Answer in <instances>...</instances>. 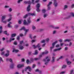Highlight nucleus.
I'll use <instances>...</instances> for the list:
<instances>
[{
	"mask_svg": "<svg viewBox=\"0 0 74 74\" xmlns=\"http://www.w3.org/2000/svg\"><path fill=\"white\" fill-rule=\"evenodd\" d=\"M36 16V13H29L28 14H27L25 15L23 17V18H26L27 16Z\"/></svg>",
	"mask_w": 74,
	"mask_h": 74,
	"instance_id": "1",
	"label": "nucleus"
},
{
	"mask_svg": "<svg viewBox=\"0 0 74 74\" xmlns=\"http://www.w3.org/2000/svg\"><path fill=\"white\" fill-rule=\"evenodd\" d=\"M43 61H44V62H46L45 63V65H47L49 62L50 61V59L48 57H46L45 59H43Z\"/></svg>",
	"mask_w": 74,
	"mask_h": 74,
	"instance_id": "2",
	"label": "nucleus"
},
{
	"mask_svg": "<svg viewBox=\"0 0 74 74\" xmlns=\"http://www.w3.org/2000/svg\"><path fill=\"white\" fill-rule=\"evenodd\" d=\"M23 42V41H22L20 42V44L18 45V46L19 47L20 49L21 50H22L24 48V47L22 45V43Z\"/></svg>",
	"mask_w": 74,
	"mask_h": 74,
	"instance_id": "3",
	"label": "nucleus"
},
{
	"mask_svg": "<svg viewBox=\"0 0 74 74\" xmlns=\"http://www.w3.org/2000/svg\"><path fill=\"white\" fill-rule=\"evenodd\" d=\"M5 17H6L5 16H3L1 18V22L2 23H5V24H6V23H7V21H4V20L5 19Z\"/></svg>",
	"mask_w": 74,
	"mask_h": 74,
	"instance_id": "4",
	"label": "nucleus"
},
{
	"mask_svg": "<svg viewBox=\"0 0 74 74\" xmlns=\"http://www.w3.org/2000/svg\"><path fill=\"white\" fill-rule=\"evenodd\" d=\"M23 30L24 31V32H25L24 34V35L25 36L26 34V33H27V32L29 31V29H25V27H22L20 29H19V30Z\"/></svg>",
	"mask_w": 74,
	"mask_h": 74,
	"instance_id": "5",
	"label": "nucleus"
},
{
	"mask_svg": "<svg viewBox=\"0 0 74 74\" xmlns=\"http://www.w3.org/2000/svg\"><path fill=\"white\" fill-rule=\"evenodd\" d=\"M57 42H58V41H56L52 44V47H50V49L51 52H52V49L54 48L55 47V44H56Z\"/></svg>",
	"mask_w": 74,
	"mask_h": 74,
	"instance_id": "6",
	"label": "nucleus"
},
{
	"mask_svg": "<svg viewBox=\"0 0 74 74\" xmlns=\"http://www.w3.org/2000/svg\"><path fill=\"white\" fill-rule=\"evenodd\" d=\"M27 69L28 70H29V71L30 72H31V71H32V68H31V67L30 66H28L27 67L25 68V71H27Z\"/></svg>",
	"mask_w": 74,
	"mask_h": 74,
	"instance_id": "7",
	"label": "nucleus"
},
{
	"mask_svg": "<svg viewBox=\"0 0 74 74\" xmlns=\"http://www.w3.org/2000/svg\"><path fill=\"white\" fill-rule=\"evenodd\" d=\"M53 5H54L55 7H58V3L56 0H54V1Z\"/></svg>",
	"mask_w": 74,
	"mask_h": 74,
	"instance_id": "8",
	"label": "nucleus"
},
{
	"mask_svg": "<svg viewBox=\"0 0 74 74\" xmlns=\"http://www.w3.org/2000/svg\"><path fill=\"white\" fill-rule=\"evenodd\" d=\"M66 62L67 64H68V65H70V64H71V62L69 61V60L68 59H66Z\"/></svg>",
	"mask_w": 74,
	"mask_h": 74,
	"instance_id": "9",
	"label": "nucleus"
},
{
	"mask_svg": "<svg viewBox=\"0 0 74 74\" xmlns=\"http://www.w3.org/2000/svg\"><path fill=\"white\" fill-rule=\"evenodd\" d=\"M6 61L7 62L8 61H9L11 63H12V60L11 58H7L6 59Z\"/></svg>",
	"mask_w": 74,
	"mask_h": 74,
	"instance_id": "10",
	"label": "nucleus"
},
{
	"mask_svg": "<svg viewBox=\"0 0 74 74\" xmlns=\"http://www.w3.org/2000/svg\"><path fill=\"white\" fill-rule=\"evenodd\" d=\"M24 67V65L23 64H18L17 66V67L18 68H21V67Z\"/></svg>",
	"mask_w": 74,
	"mask_h": 74,
	"instance_id": "11",
	"label": "nucleus"
},
{
	"mask_svg": "<svg viewBox=\"0 0 74 74\" xmlns=\"http://www.w3.org/2000/svg\"><path fill=\"white\" fill-rule=\"evenodd\" d=\"M11 24H12V23L11 22L9 23L8 24V27H9V28H11L12 27V25H10Z\"/></svg>",
	"mask_w": 74,
	"mask_h": 74,
	"instance_id": "12",
	"label": "nucleus"
},
{
	"mask_svg": "<svg viewBox=\"0 0 74 74\" xmlns=\"http://www.w3.org/2000/svg\"><path fill=\"white\" fill-rule=\"evenodd\" d=\"M29 11H30V5H29L27 8V11L29 12Z\"/></svg>",
	"mask_w": 74,
	"mask_h": 74,
	"instance_id": "13",
	"label": "nucleus"
},
{
	"mask_svg": "<svg viewBox=\"0 0 74 74\" xmlns=\"http://www.w3.org/2000/svg\"><path fill=\"white\" fill-rule=\"evenodd\" d=\"M14 66H15V64L12 63L10 64V67L11 69H13L14 67Z\"/></svg>",
	"mask_w": 74,
	"mask_h": 74,
	"instance_id": "14",
	"label": "nucleus"
},
{
	"mask_svg": "<svg viewBox=\"0 0 74 74\" xmlns=\"http://www.w3.org/2000/svg\"><path fill=\"white\" fill-rule=\"evenodd\" d=\"M61 49H62V48H60L58 49H55L53 50V52H56V51H60Z\"/></svg>",
	"mask_w": 74,
	"mask_h": 74,
	"instance_id": "15",
	"label": "nucleus"
},
{
	"mask_svg": "<svg viewBox=\"0 0 74 74\" xmlns=\"http://www.w3.org/2000/svg\"><path fill=\"white\" fill-rule=\"evenodd\" d=\"M71 17V16L70 15H69L68 16H67L66 17H65L64 18V19H69V18H70V17Z\"/></svg>",
	"mask_w": 74,
	"mask_h": 74,
	"instance_id": "16",
	"label": "nucleus"
},
{
	"mask_svg": "<svg viewBox=\"0 0 74 74\" xmlns=\"http://www.w3.org/2000/svg\"><path fill=\"white\" fill-rule=\"evenodd\" d=\"M14 40H15V38L11 37V38H10L9 42H11L12 41H14Z\"/></svg>",
	"mask_w": 74,
	"mask_h": 74,
	"instance_id": "17",
	"label": "nucleus"
},
{
	"mask_svg": "<svg viewBox=\"0 0 74 74\" xmlns=\"http://www.w3.org/2000/svg\"><path fill=\"white\" fill-rule=\"evenodd\" d=\"M55 57H53L52 58V60L51 61V63H54L55 62Z\"/></svg>",
	"mask_w": 74,
	"mask_h": 74,
	"instance_id": "18",
	"label": "nucleus"
},
{
	"mask_svg": "<svg viewBox=\"0 0 74 74\" xmlns=\"http://www.w3.org/2000/svg\"><path fill=\"white\" fill-rule=\"evenodd\" d=\"M25 4H31V2H30V1H25L24 2Z\"/></svg>",
	"mask_w": 74,
	"mask_h": 74,
	"instance_id": "19",
	"label": "nucleus"
},
{
	"mask_svg": "<svg viewBox=\"0 0 74 74\" xmlns=\"http://www.w3.org/2000/svg\"><path fill=\"white\" fill-rule=\"evenodd\" d=\"M24 25H29V23L26 22V20H24L23 22Z\"/></svg>",
	"mask_w": 74,
	"mask_h": 74,
	"instance_id": "20",
	"label": "nucleus"
},
{
	"mask_svg": "<svg viewBox=\"0 0 74 74\" xmlns=\"http://www.w3.org/2000/svg\"><path fill=\"white\" fill-rule=\"evenodd\" d=\"M49 52L47 51H46L45 52H43L42 53V55H44L45 54H48L49 53Z\"/></svg>",
	"mask_w": 74,
	"mask_h": 74,
	"instance_id": "21",
	"label": "nucleus"
},
{
	"mask_svg": "<svg viewBox=\"0 0 74 74\" xmlns=\"http://www.w3.org/2000/svg\"><path fill=\"white\" fill-rule=\"evenodd\" d=\"M30 19H31V18H30V17H29V18L27 20V22L28 23V25L29 24H30V23H31V21L30 20Z\"/></svg>",
	"mask_w": 74,
	"mask_h": 74,
	"instance_id": "22",
	"label": "nucleus"
},
{
	"mask_svg": "<svg viewBox=\"0 0 74 74\" xmlns=\"http://www.w3.org/2000/svg\"><path fill=\"white\" fill-rule=\"evenodd\" d=\"M68 8V6L67 5H65L63 9L64 10H66Z\"/></svg>",
	"mask_w": 74,
	"mask_h": 74,
	"instance_id": "23",
	"label": "nucleus"
},
{
	"mask_svg": "<svg viewBox=\"0 0 74 74\" xmlns=\"http://www.w3.org/2000/svg\"><path fill=\"white\" fill-rule=\"evenodd\" d=\"M38 51L37 50H36L35 51V53L34 54V55H38Z\"/></svg>",
	"mask_w": 74,
	"mask_h": 74,
	"instance_id": "24",
	"label": "nucleus"
},
{
	"mask_svg": "<svg viewBox=\"0 0 74 74\" xmlns=\"http://www.w3.org/2000/svg\"><path fill=\"white\" fill-rule=\"evenodd\" d=\"M13 52H16V53H17V52H19V50H15L14 49H13V50L12 51Z\"/></svg>",
	"mask_w": 74,
	"mask_h": 74,
	"instance_id": "25",
	"label": "nucleus"
},
{
	"mask_svg": "<svg viewBox=\"0 0 74 74\" xmlns=\"http://www.w3.org/2000/svg\"><path fill=\"white\" fill-rule=\"evenodd\" d=\"M40 7V4L38 3L36 5V7L37 8H39Z\"/></svg>",
	"mask_w": 74,
	"mask_h": 74,
	"instance_id": "26",
	"label": "nucleus"
},
{
	"mask_svg": "<svg viewBox=\"0 0 74 74\" xmlns=\"http://www.w3.org/2000/svg\"><path fill=\"white\" fill-rule=\"evenodd\" d=\"M16 36V34H12L11 35V37H14L15 36Z\"/></svg>",
	"mask_w": 74,
	"mask_h": 74,
	"instance_id": "27",
	"label": "nucleus"
},
{
	"mask_svg": "<svg viewBox=\"0 0 74 74\" xmlns=\"http://www.w3.org/2000/svg\"><path fill=\"white\" fill-rule=\"evenodd\" d=\"M4 34H5L6 35H7V36H9L10 34H7V31H5L4 32Z\"/></svg>",
	"mask_w": 74,
	"mask_h": 74,
	"instance_id": "28",
	"label": "nucleus"
},
{
	"mask_svg": "<svg viewBox=\"0 0 74 74\" xmlns=\"http://www.w3.org/2000/svg\"><path fill=\"white\" fill-rule=\"evenodd\" d=\"M32 28L33 30H35L36 29V27L34 25H32Z\"/></svg>",
	"mask_w": 74,
	"mask_h": 74,
	"instance_id": "29",
	"label": "nucleus"
},
{
	"mask_svg": "<svg viewBox=\"0 0 74 74\" xmlns=\"http://www.w3.org/2000/svg\"><path fill=\"white\" fill-rule=\"evenodd\" d=\"M67 67V65H63L62 66V69H65Z\"/></svg>",
	"mask_w": 74,
	"mask_h": 74,
	"instance_id": "30",
	"label": "nucleus"
},
{
	"mask_svg": "<svg viewBox=\"0 0 74 74\" xmlns=\"http://www.w3.org/2000/svg\"><path fill=\"white\" fill-rule=\"evenodd\" d=\"M71 41V40H70V39H65L64 40V42H70V41Z\"/></svg>",
	"mask_w": 74,
	"mask_h": 74,
	"instance_id": "31",
	"label": "nucleus"
},
{
	"mask_svg": "<svg viewBox=\"0 0 74 74\" xmlns=\"http://www.w3.org/2000/svg\"><path fill=\"white\" fill-rule=\"evenodd\" d=\"M70 14L71 15V16H72V17H74V12H71L70 13Z\"/></svg>",
	"mask_w": 74,
	"mask_h": 74,
	"instance_id": "32",
	"label": "nucleus"
},
{
	"mask_svg": "<svg viewBox=\"0 0 74 74\" xmlns=\"http://www.w3.org/2000/svg\"><path fill=\"white\" fill-rule=\"evenodd\" d=\"M52 4V2L50 1L49 2L48 4L47 5V6H50L51 4Z\"/></svg>",
	"mask_w": 74,
	"mask_h": 74,
	"instance_id": "33",
	"label": "nucleus"
},
{
	"mask_svg": "<svg viewBox=\"0 0 74 74\" xmlns=\"http://www.w3.org/2000/svg\"><path fill=\"white\" fill-rule=\"evenodd\" d=\"M37 47L38 48H40V47H41V45H40V44L38 43L37 44V45H36Z\"/></svg>",
	"mask_w": 74,
	"mask_h": 74,
	"instance_id": "34",
	"label": "nucleus"
},
{
	"mask_svg": "<svg viewBox=\"0 0 74 74\" xmlns=\"http://www.w3.org/2000/svg\"><path fill=\"white\" fill-rule=\"evenodd\" d=\"M48 15L47 14H45L43 15V17L44 18H46L47 16H48Z\"/></svg>",
	"mask_w": 74,
	"mask_h": 74,
	"instance_id": "35",
	"label": "nucleus"
},
{
	"mask_svg": "<svg viewBox=\"0 0 74 74\" xmlns=\"http://www.w3.org/2000/svg\"><path fill=\"white\" fill-rule=\"evenodd\" d=\"M49 27H51V28H53V29H54L55 26L52 25H51L49 26Z\"/></svg>",
	"mask_w": 74,
	"mask_h": 74,
	"instance_id": "36",
	"label": "nucleus"
},
{
	"mask_svg": "<svg viewBox=\"0 0 74 74\" xmlns=\"http://www.w3.org/2000/svg\"><path fill=\"white\" fill-rule=\"evenodd\" d=\"M13 44H14V45H16L17 44H18V43H17V42L16 41H15L14 42Z\"/></svg>",
	"mask_w": 74,
	"mask_h": 74,
	"instance_id": "37",
	"label": "nucleus"
},
{
	"mask_svg": "<svg viewBox=\"0 0 74 74\" xmlns=\"http://www.w3.org/2000/svg\"><path fill=\"white\" fill-rule=\"evenodd\" d=\"M45 12H46V10L44 9H43L42 10V13H45Z\"/></svg>",
	"mask_w": 74,
	"mask_h": 74,
	"instance_id": "38",
	"label": "nucleus"
},
{
	"mask_svg": "<svg viewBox=\"0 0 74 74\" xmlns=\"http://www.w3.org/2000/svg\"><path fill=\"white\" fill-rule=\"evenodd\" d=\"M29 37L30 38L31 40H32V39H33V38H32V35L31 34H30L29 35Z\"/></svg>",
	"mask_w": 74,
	"mask_h": 74,
	"instance_id": "39",
	"label": "nucleus"
},
{
	"mask_svg": "<svg viewBox=\"0 0 74 74\" xmlns=\"http://www.w3.org/2000/svg\"><path fill=\"white\" fill-rule=\"evenodd\" d=\"M33 47H34V49H36L37 47V46H35L34 45L32 46Z\"/></svg>",
	"mask_w": 74,
	"mask_h": 74,
	"instance_id": "40",
	"label": "nucleus"
},
{
	"mask_svg": "<svg viewBox=\"0 0 74 74\" xmlns=\"http://www.w3.org/2000/svg\"><path fill=\"white\" fill-rule=\"evenodd\" d=\"M9 55H10V53H6L5 55V56H6V57H7V56H9Z\"/></svg>",
	"mask_w": 74,
	"mask_h": 74,
	"instance_id": "41",
	"label": "nucleus"
},
{
	"mask_svg": "<svg viewBox=\"0 0 74 74\" xmlns=\"http://www.w3.org/2000/svg\"><path fill=\"white\" fill-rule=\"evenodd\" d=\"M48 8H47V10H51V7L50 6H47Z\"/></svg>",
	"mask_w": 74,
	"mask_h": 74,
	"instance_id": "42",
	"label": "nucleus"
},
{
	"mask_svg": "<svg viewBox=\"0 0 74 74\" xmlns=\"http://www.w3.org/2000/svg\"><path fill=\"white\" fill-rule=\"evenodd\" d=\"M23 0H18L17 2L18 3H19L21 2V1H22Z\"/></svg>",
	"mask_w": 74,
	"mask_h": 74,
	"instance_id": "43",
	"label": "nucleus"
},
{
	"mask_svg": "<svg viewBox=\"0 0 74 74\" xmlns=\"http://www.w3.org/2000/svg\"><path fill=\"white\" fill-rule=\"evenodd\" d=\"M71 8H74V4H72L71 5Z\"/></svg>",
	"mask_w": 74,
	"mask_h": 74,
	"instance_id": "44",
	"label": "nucleus"
},
{
	"mask_svg": "<svg viewBox=\"0 0 74 74\" xmlns=\"http://www.w3.org/2000/svg\"><path fill=\"white\" fill-rule=\"evenodd\" d=\"M16 39L17 40H19L20 39V37H19V36H17Z\"/></svg>",
	"mask_w": 74,
	"mask_h": 74,
	"instance_id": "45",
	"label": "nucleus"
},
{
	"mask_svg": "<svg viewBox=\"0 0 74 74\" xmlns=\"http://www.w3.org/2000/svg\"><path fill=\"white\" fill-rule=\"evenodd\" d=\"M35 41H36V40H32L31 42L32 43H33V42H35Z\"/></svg>",
	"mask_w": 74,
	"mask_h": 74,
	"instance_id": "46",
	"label": "nucleus"
},
{
	"mask_svg": "<svg viewBox=\"0 0 74 74\" xmlns=\"http://www.w3.org/2000/svg\"><path fill=\"white\" fill-rule=\"evenodd\" d=\"M18 25H16L14 26V27L16 29H17L18 28Z\"/></svg>",
	"mask_w": 74,
	"mask_h": 74,
	"instance_id": "47",
	"label": "nucleus"
},
{
	"mask_svg": "<svg viewBox=\"0 0 74 74\" xmlns=\"http://www.w3.org/2000/svg\"><path fill=\"white\" fill-rule=\"evenodd\" d=\"M36 67V64H33L32 66V68L34 69V67Z\"/></svg>",
	"mask_w": 74,
	"mask_h": 74,
	"instance_id": "48",
	"label": "nucleus"
},
{
	"mask_svg": "<svg viewBox=\"0 0 74 74\" xmlns=\"http://www.w3.org/2000/svg\"><path fill=\"white\" fill-rule=\"evenodd\" d=\"M0 61H1V62H3V59L2 58L0 57V63H1V62Z\"/></svg>",
	"mask_w": 74,
	"mask_h": 74,
	"instance_id": "49",
	"label": "nucleus"
},
{
	"mask_svg": "<svg viewBox=\"0 0 74 74\" xmlns=\"http://www.w3.org/2000/svg\"><path fill=\"white\" fill-rule=\"evenodd\" d=\"M65 71H62L60 73V74H64L65 73Z\"/></svg>",
	"mask_w": 74,
	"mask_h": 74,
	"instance_id": "50",
	"label": "nucleus"
},
{
	"mask_svg": "<svg viewBox=\"0 0 74 74\" xmlns=\"http://www.w3.org/2000/svg\"><path fill=\"white\" fill-rule=\"evenodd\" d=\"M45 42V40H43L41 41L40 42H41V43H44V42Z\"/></svg>",
	"mask_w": 74,
	"mask_h": 74,
	"instance_id": "51",
	"label": "nucleus"
},
{
	"mask_svg": "<svg viewBox=\"0 0 74 74\" xmlns=\"http://www.w3.org/2000/svg\"><path fill=\"white\" fill-rule=\"evenodd\" d=\"M12 8H10L9 9V12H11V11H12Z\"/></svg>",
	"mask_w": 74,
	"mask_h": 74,
	"instance_id": "52",
	"label": "nucleus"
},
{
	"mask_svg": "<svg viewBox=\"0 0 74 74\" xmlns=\"http://www.w3.org/2000/svg\"><path fill=\"white\" fill-rule=\"evenodd\" d=\"M36 11L37 12H40V9H39V8H37Z\"/></svg>",
	"mask_w": 74,
	"mask_h": 74,
	"instance_id": "53",
	"label": "nucleus"
},
{
	"mask_svg": "<svg viewBox=\"0 0 74 74\" xmlns=\"http://www.w3.org/2000/svg\"><path fill=\"white\" fill-rule=\"evenodd\" d=\"M68 49H69V48L67 47H65V51H67V50H68Z\"/></svg>",
	"mask_w": 74,
	"mask_h": 74,
	"instance_id": "54",
	"label": "nucleus"
},
{
	"mask_svg": "<svg viewBox=\"0 0 74 74\" xmlns=\"http://www.w3.org/2000/svg\"><path fill=\"white\" fill-rule=\"evenodd\" d=\"M60 27H54V29H59Z\"/></svg>",
	"mask_w": 74,
	"mask_h": 74,
	"instance_id": "55",
	"label": "nucleus"
},
{
	"mask_svg": "<svg viewBox=\"0 0 74 74\" xmlns=\"http://www.w3.org/2000/svg\"><path fill=\"white\" fill-rule=\"evenodd\" d=\"M39 71V69H37L35 70V72H38Z\"/></svg>",
	"mask_w": 74,
	"mask_h": 74,
	"instance_id": "56",
	"label": "nucleus"
},
{
	"mask_svg": "<svg viewBox=\"0 0 74 74\" xmlns=\"http://www.w3.org/2000/svg\"><path fill=\"white\" fill-rule=\"evenodd\" d=\"M72 45V43H71V42H70L69 45V46L71 47V46Z\"/></svg>",
	"mask_w": 74,
	"mask_h": 74,
	"instance_id": "57",
	"label": "nucleus"
},
{
	"mask_svg": "<svg viewBox=\"0 0 74 74\" xmlns=\"http://www.w3.org/2000/svg\"><path fill=\"white\" fill-rule=\"evenodd\" d=\"M10 8V6H9L6 5L5 6V8Z\"/></svg>",
	"mask_w": 74,
	"mask_h": 74,
	"instance_id": "58",
	"label": "nucleus"
},
{
	"mask_svg": "<svg viewBox=\"0 0 74 74\" xmlns=\"http://www.w3.org/2000/svg\"><path fill=\"white\" fill-rule=\"evenodd\" d=\"M26 63L27 64H29V60H27L26 61Z\"/></svg>",
	"mask_w": 74,
	"mask_h": 74,
	"instance_id": "59",
	"label": "nucleus"
},
{
	"mask_svg": "<svg viewBox=\"0 0 74 74\" xmlns=\"http://www.w3.org/2000/svg\"><path fill=\"white\" fill-rule=\"evenodd\" d=\"M63 41V39H60L59 40V41L60 42H62Z\"/></svg>",
	"mask_w": 74,
	"mask_h": 74,
	"instance_id": "60",
	"label": "nucleus"
},
{
	"mask_svg": "<svg viewBox=\"0 0 74 74\" xmlns=\"http://www.w3.org/2000/svg\"><path fill=\"white\" fill-rule=\"evenodd\" d=\"M42 49V48L41 47H39L38 48V50L39 51H41Z\"/></svg>",
	"mask_w": 74,
	"mask_h": 74,
	"instance_id": "61",
	"label": "nucleus"
},
{
	"mask_svg": "<svg viewBox=\"0 0 74 74\" xmlns=\"http://www.w3.org/2000/svg\"><path fill=\"white\" fill-rule=\"evenodd\" d=\"M39 59L38 58H35L34 59V60H38Z\"/></svg>",
	"mask_w": 74,
	"mask_h": 74,
	"instance_id": "62",
	"label": "nucleus"
},
{
	"mask_svg": "<svg viewBox=\"0 0 74 74\" xmlns=\"http://www.w3.org/2000/svg\"><path fill=\"white\" fill-rule=\"evenodd\" d=\"M21 23H22V22H21V20H19L18 21V23L19 24H21Z\"/></svg>",
	"mask_w": 74,
	"mask_h": 74,
	"instance_id": "63",
	"label": "nucleus"
},
{
	"mask_svg": "<svg viewBox=\"0 0 74 74\" xmlns=\"http://www.w3.org/2000/svg\"><path fill=\"white\" fill-rule=\"evenodd\" d=\"M38 72L39 74H42V73L41 72V71H39Z\"/></svg>",
	"mask_w": 74,
	"mask_h": 74,
	"instance_id": "64",
	"label": "nucleus"
}]
</instances>
